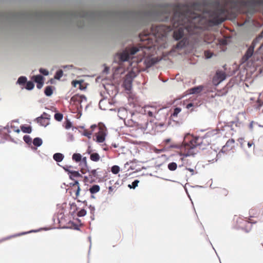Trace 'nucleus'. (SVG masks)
Returning <instances> with one entry per match:
<instances>
[{
  "label": "nucleus",
  "mask_w": 263,
  "mask_h": 263,
  "mask_svg": "<svg viewBox=\"0 0 263 263\" xmlns=\"http://www.w3.org/2000/svg\"><path fill=\"white\" fill-rule=\"evenodd\" d=\"M187 43V40L184 39L180 41L179 43H178V44H177V47L178 48H182V47L185 46Z\"/></svg>",
  "instance_id": "26"
},
{
  "label": "nucleus",
  "mask_w": 263,
  "mask_h": 263,
  "mask_svg": "<svg viewBox=\"0 0 263 263\" xmlns=\"http://www.w3.org/2000/svg\"><path fill=\"white\" fill-rule=\"evenodd\" d=\"M64 155L61 153H55L53 155V158L57 162H61L64 159Z\"/></svg>",
  "instance_id": "20"
},
{
  "label": "nucleus",
  "mask_w": 263,
  "mask_h": 263,
  "mask_svg": "<svg viewBox=\"0 0 263 263\" xmlns=\"http://www.w3.org/2000/svg\"><path fill=\"white\" fill-rule=\"evenodd\" d=\"M247 145L249 148H251L252 146H254V144L252 141L248 142Z\"/></svg>",
  "instance_id": "47"
},
{
  "label": "nucleus",
  "mask_w": 263,
  "mask_h": 263,
  "mask_svg": "<svg viewBox=\"0 0 263 263\" xmlns=\"http://www.w3.org/2000/svg\"><path fill=\"white\" fill-rule=\"evenodd\" d=\"M213 136V132H210L206 133L203 137H192L190 140L189 143L184 145V152L181 151L180 155L183 156L181 158L183 164H187L188 156H193L197 152V147L199 149H205L206 146H209L212 142V137Z\"/></svg>",
  "instance_id": "2"
},
{
  "label": "nucleus",
  "mask_w": 263,
  "mask_h": 263,
  "mask_svg": "<svg viewBox=\"0 0 263 263\" xmlns=\"http://www.w3.org/2000/svg\"><path fill=\"white\" fill-rule=\"evenodd\" d=\"M86 214V211L84 209H81L80 211H79L77 215L79 217H82L85 216Z\"/></svg>",
  "instance_id": "41"
},
{
  "label": "nucleus",
  "mask_w": 263,
  "mask_h": 263,
  "mask_svg": "<svg viewBox=\"0 0 263 263\" xmlns=\"http://www.w3.org/2000/svg\"><path fill=\"white\" fill-rule=\"evenodd\" d=\"M254 211V209H251V210H250V214H254V213H253Z\"/></svg>",
  "instance_id": "49"
},
{
  "label": "nucleus",
  "mask_w": 263,
  "mask_h": 263,
  "mask_svg": "<svg viewBox=\"0 0 263 263\" xmlns=\"http://www.w3.org/2000/svg\"><path fill=\"white\" fill-rule=\"evenodd\" d=\"M185 169L191 173V175H193L194 174V170L193 168H189L186 167Z\"/></svg>",
  "instance_id": "46"
},
{
  "label": "nucleus",
  "mask_w": 263,
  "mask_h": 263,
  "mask_svg": "<svg viewBox=\"0 0 263 263\" xmlns=\"http://www.w3.org/2000/svg\"><path fill=\"white\" fill-rule=\"evenodd\" d=\"M139 182V181L138 180H135L134 181L132 182V184L128 185V187L130 189H135L136 187L138 186Z\"/></svg>",
  "instance_id": "39"
},
{
  "label": "nucleus",
  "mask_w": 263,
  "mask_h": 263,
  "mask_svg": "<svg viewBox=\"0 0 263 263\" xmlns=\"http://www.w3.org/2000/svg\"><path fill=\"white\" fill-rule=\"evenodd\" d=\"M169 29L164 25H153L151 27V32L156 36H163L165 35V32L168 31Z\"/></svg>",
  "instance_id": "7"
},
{
  "label": "nucleus",
  "mask_w": 263,
  "mask_h": 263,
  "mask_svg": "<svg viewBox=\"0 0 263 263\" xmlns=\"http://www.w3.org/2000/svg\"><path fill=\"white\" fill-rule=\"evenodd\" d=\"M204 55L206 58L209 59L212 57L213 53L209 51H205L204 52Z\"/></svg>",
  "instance_id": "43"
},
{
  "label": "nucleus",
  "mask_w": 263,
  "mask_h": 263,
  "mask_svg": "<svg viewBox=\"0 0 263 263\" xmlns=\"http://www.w3.org/2000/svg\"><path fill=\"white\" fill-rule=\"evenodd\" d=\"M181 109L180 108L177 107L175 108L174 110V112L173 114L171 115L172 117H176L178 116V114L181 111Z\"/></svg>",
  "instance_id": "35"
},
{
  "label": "nucleus",
  "mask_w": 263,
  "mask_h": 263,
  "mask_svg": "<svg viewBox=\"0 0 263 263\" xmlns=\"http://www.w3.org/2000/svg\"><path fill=\"white\" fill-rule=\"evenodd\" d=\"M72 159L77 163L80 162L82 160V155L79 153H74L72 155Z\"/></svg>",
  "instance_id": "21"
},
{
  "label": "nucleus",
  "mask_w": 263,
  "mask_h": 263,
  "mask_svg": "<svg viewBox=\"0 0 263 263\" xmlns=\"http://www.w3.org/2000/svg\"><path fill=\"white\" fill-rule=\"evenodd\" d=\"M24 141L27 143H29L31 142V138L29 136L25 135L23 137Z\"/></svg>",
  "instance_id": "42"
},
{
  "label": "nucleus",
  "mask_w": 263,
  "mask_h": 263,
  "mask_svg": "<svg viewBox=\"0 0 263 263\" xmlns=\"http://www.w3.org/2000/svg\"><path fill=\"white\" fill-rule=\"evenodd\" d=\"M177 167V165L175 162H171L168 164V168L171 171L176 170Z\"/></svg>",
  "instance_id": "29"
},
{
  "label": "nucleus",
  "mask_w": 263,
  "mask_h": 263,
  "mask_svg": "<svg viewBox=\"0 0 263 263\" xmlns=\"http://www.w3.org/2000/svg\"><path fill=\"white\" fill-rule=\"evenodd\" d=\"M42 140L40 138H35L34 139L33 141V144L34 145L36 146H40L42 144Z\"/></svg>",
  "instance_id": "25"
},
{
  "label": "nucleus",
  "mask_w": 263,
  "mask_h": 263,
  "mask_svg": "<svg viewBox=\"0 0 263 263\" xmlns=\"http://www.w3.org/2000/svg\"><path fill=\"white\" fill-rule=\"evenodd\" d=\"M235 147V140L233 139H229L226 144L222 147L221 152L227 153L233 150Z\"/></svg>",
  "instance_id": "12"
},
{
  "label": "nucleus",
  "mask_w": 263,
  "mask_h": 263,
  "mask_svg": "<svg viewBox=\"0 0 263 263\" xmlns=\"http://www.w3.org/2000/svg\"><path fill=\"white\" fill-rule=\"evenodd\" d=\"M81 172L85 174L86 173H88L87 176H85L84 177V182L85 183H91L96 181L97 178V172L96 170H89L88 168H81L80 170Z\"/></svg>",
  "instance_id": "5"
},
{
  "label": "nucleus",
  "mask_w": 263,
  "mask_h": 263,
  "mask_svg": "<svg viewBox=\"0 0 263 263\" xmlns=\"http://www.w3.org/2000/svg\"><path fill=\"white\" fill-rule=\"evenodd\" d=\"M109 192H111V191H112V187L111 186H110V187H109Z\"/></svg>",
  "instance_id": "51"
},
{
  "label": "nucleus",
  "mask_w": 263,
  "mask_h": 263,
  "mask_svg": "<svg viewBox=\"0 0 263 263\" xmlns=\"http://www.w3.org/2000/svg\"><path fill=\"white\" fill-rule=\"evenodd\" d=\"M202 88L201 87H194L190 90V92L191 93H198L200 92Z\"/></svg>",
  "instance_id": "31"
},
{
  "label": "nucleus",
  "mask_w": 263,
  "mask_h": 263,
  "mask_svg": "<svg viewBox=\"0 0 263 263\" xmlns=\"http://www.w3.org/2000/svg\"><path fill=\"white\" fill-rule=\"evenodd\" d=\"M262 34H263V31L262 32ZM255 54H261L260 58L263 59V43L260 46L258 50L256 52Z\"/></svg>",
  "instance_id": "37"
},
{
  "label": "nucleus",
  "mask_w": 263,
  "mask_h": 263,
  "mask_svg": "<svg viewBox=\"0 0 263 263\" xmlns=\"http://www.w3.org/2000/svg\"><path fill=\"white\" fill-rule=\"evenodd\" d=\"M63 118V115L61 113H56L54 115V119L58 121H61Z\"/></svg>",
  "instance_id": "34"
},
{
  "label": "nucleus",
  "mask_w": 263,
  "mask_h": 263,
  "mask_svg": "<svg viewBox=\"0 0 263 263\" xmlns=\"http://www.w3.org/2000/svg\"><path fill=\"white\" fill-rule=\"evenodd\" d=\"M226 78L224 72L217 71L213 78V83L214 85L217 86L220 82L223 81Z\"/></svg>",
  "instance_id": "9"
},
{
  "label": "nucleus",
  "mask_w": 263,
  "mask_h": 263,
  "mask_svg": "<svg viewBox=\"0 0 263 263\" xmlns=\"http://www.w3.org/2000/svg\"><path fill=\"white\" fill-rule=\"evenodd\" d=\"M236 222L237 228L242 229L247 232L250 230L251 224L247 220L238 217L236 218Z\"/></svg>",
  "instance_id": "8"
},
{
  "label": "nucleus",
  "mask_w": 263,
  "mask_h": 263,
  "mask_svg": "<svg viewBox=\"0 0 263 263\" xmlns=\"http://www.w3.org/2000/svg\"><path fill=\"white\" fill-rule=\"evenodd\" d=\"M94 130L95 129H92V128H91V130L85 129L83 132V135L90 139Z\"/></svg>",
  "instance_id": "24"
},
{
  "label": "nucleus",
  "mask_w": 263,
  "mask_h": 263,
  "mask_svg": "<svg viewBox=\"0 0 263 263\" xmlns=\"http://www.w3.org/2000/svg\"><path fill=\"white\" fill-rule=\"evenodd\" d=\"M217 154L216 151L211 149L208 151V155L206 156V159L208 161L212 162L216 160Z\"/></svg>",
  "instance_id": "16"
},
{
  "label": "nucleus",
  "mask_w": 263,
  "mask_h": 263,
  "mask_svg": "<svg viewBox=\"0 0 263 263\" xmlns=\"http://www.w3.org/2000/svg\"><path fill=\"white\" fill-rule=\"evenodd\" d=\"M14 131L17 133H19L20 132V130L19 129H15Z\"/></svg>",
  "instance_id": "50"
},
{
  "label": "nucleus",
  "mask_w": 263,
  "mask_h": 263,
  "mask_svg": "<svg viewBox=\"0 0 263 263\" xmlns=\"http://www.w3.org/2000/svg\"><path fill=\"white\" fill-rule=\"evenodd\" d=\"M120 172V167L118 165H114L111 167V172L114 174H117Z\"/></svg>",
  "instance_id": "33"
},
{
  "label": "nucleus",
  "mask_w": 263,
  "mask_h": 263,
  "mask_svg": "<svg viewBox=\"0 0 263 263\" xmlns=\"http://www.w3.org/2000/svg\"><path fill=\"white\" fill-rule=\"evenodd\" d=\"M149 47L145 46H134L132 47L126 48L119 54V58L121 61H128L130 59L133 62L137 63L141 62L143 58L146 54V51L148 50Z\"/></svg>",
  "instance_id": "3"
},
{
  "label": "nucleus",
  "mask_w": 263,
  "mask_h": 263,
  "mask_svg": "<svg viewBox=\"0 0 263 263\" xmlns=\"http://www.w3.org/2000/svg\"><path fill=\"white\" fill-rule=\"evenodd\" d=\"M261 5H263V0H222L214 4L212 10H208L205 2L168 4L162 8L165 14H170L171 11L173 12L172 26L176 29L173 37L179 40L186 33H198L199 30L206 28L208 22L218 25L231 14L253 12L256 7Z\"/></svg>",
  "instance_id": "1"
},
{
  "label": "nucleus",
  "mask_w": 263,
  "mask_h": 263,
  "mask_svg": "<svg viewBox=\"0 0 263 263\" xmlns=\"http://www.w3.org/2000/svg\"><path fill=\"white\" fill-rule=\"evenodd\" d=\"M100 186L98 185L95 184L92 185L89 191L91 194H96L100 191Z\"/></svg>",
  "instance_id": "23"
},
{
  "label": "nucleus",
  "mask_w": 263,
  "mask_h": 263,
  "mask_svg": "<svg viewBox=\"0 0 263 263\" xmlns=\"http://www.w3.org/2000/svg\"><path fill=\"white\" fill-rule=\"evenodd\" d=\"M144 114L147 115L149 117H153L158 114L157 108L154 106H146L144 109Z\"/></svg>",
  "instance_id": "13"
},
{
  "label": "nucleus",
  "mask_w": 263,
  "mask_h": 263,
  "mask_svg": "<svg viewBox=\"0 0 263 263\" xmlns=\"http://www.w3.org/2000/svg\"><path fill=\"white\" fill-rule=\"evenodd\" d=\"M7 239H8V238H5V239H3L2 240H0V242H2L3 241L7 240Z\"/></svg>",
  "instance_id": "52"
},
{
  "label": "nucleus",
  "mask_w": 263,
  "mask_h": 263,
  "mask_svg": "<svg viewBox=\"0 0 263 263\" xmlns=\"http://www.w3.org/2000/svg\"><path fill=\"white\" fill-rule=\"evenodd\" d=\"M70 101L76 105H80V108H81V104L83 102H86L87 99L84 95H75L71 97Z\"/></svg>",
  "instance_id": "10"
},
{
  "label": "nucleus",
  "mask_w": 263,
  "mask_h": 263,
  "mask_svg": "<svg viewBox=\"0 0 263 263\" xmlns=\"http://www.w3.org/2000/svg\"><path fill=\"white\" fill-rule=\"evenodd\" d=\"M34 85L31 81L26 82V89L28 90H31L34 88Z\"/></svg>",
  "instance_id": "32"
},
{
  "label": "nucleus",
  "mask_w": 263,
  "mask_h": 263,
  "mask_svg": "<svg viewBox=\"0 0 263 263\" xmlns=\"http://www.w3.org/2000/svg\"><path fill=\"white\" fill-rule=\"evenodd\" d=\"M22 131L24 133L30 134L31 133L32 128L30 126L22 125L21 126Z\"/></svg>",
  "instance_id": "22"
},
{
  "label": "nucleus",
  "mask_w": 263,
  "mask_h": 263,
  "mask_svg": "<svg viewBox=\"0 0 263 263\" xmlns=\"http://www.w3.org/2000/svg\"><path fill=\"white\" fill-rule=\"evenodd\" d=\"M133 79L130 75H126L123 82V86L125 89L129 90L132 87Z\"/></svg>",
  "instance_id": "14"
},
{
  "label": "nucleus",
  "mask_w": 263,
  "mask_h": 263,
  "mask_svg": "<svg viewBox=\"0 0 263 263\" xmlns=\"http://www.w3.org/2000/svg\"><path fill=\"white\" fill-rule=\"evenodd\" d=\"M50 116L46 112H44L41 117L36 118L37 123H40L41 125L46 126L49 124Z\"/></svg>",
  "instance_id": "11"
},
{
  "label": "nucleus",
  "mask_w": 263,
  "mask_h": 263,
  "mask_svg": "<svg viewBox=\"0 0 263 263\" xmlns=\"http://www.w3.org/2000/svg\"><path fill=\"white\" fill-rule=\"evenodd\" d=\"M193 106V104L191 103H189L187 105H186V108L189 109L190 108H191V107H192Z\"/></svg>",
  "instance_id": "48"
},
{
  "label": "nucleus",
  "mask_w": 263,
  "mask_h": 263,
  "mask_svg": "<svg viewBox=\"0 0 263 263\" xmlns=\"http://www.w3.org/2000/svg\"><path fill=\"white\" fill-rule=\"evenodd\" d=\"M157 62V61L150 57H146L144 59V63L145 66V68H147L151 67L152 65L155 64Z\"/></svg>",
  "instance_id": "18"
},
{
  "label": "nucleus",
  "mask_w": 263,
  "mask_h": 263,
  "mask_svg": "<svg viewBox=\"0 0 263 263\" xmlns=\"http://www.w3.org/2000/svg\"><path fill=\"white\" fill-rule=\"evenodd\" d=\"M223 191L226 194L228 193V191L227 190H223Z\"/></svg>",
  "instance_id": "53"
},
{
  "label": "nucleus",
  "mask_w": 263,
  "mask_h": 263,
  "mask_svg": "<svg viewBox=\"0 0 263 263\" xmlns=\"http://www.w3.org/2000/svg\"><path fill=\"white\" fill-rule=\"evenodd\" d=\"M70 184H72L71 190L72 191V192L74 193L76 198H78L80 191V186L79 182L75 180L74 183Z\"/></svg>",
  "instance_id": "15"
},
{
  "label": "nucleus",
  "mask_w": 263,
  "mask_h": 263,
  "mask_svg": "<svg viewBox=\"0 0 263 263\" xmlns=\"http://www.w3.org/2000/svg\"><path fill=\"white\" fill-rule=\"evenodd\" d=\"M217 95V96H220V95L219 93H216V95Z\"/></svg>",
  "instance_id": "54"
},
{
  "label": "nucleus",
  "mask_w": 263,
  "mask_h": 263,
  "mask_svg": "<svg viewBox=\"0 0 263 263\" xmlns=\"http://www.w3.org/2000/svg\"><path fill=\"white\" fill-rule=\"evenodd\" d=\"M40 72L45 76H47L49 74V72L47 70L43 68L40 69Z\"/></svg>",
  "instance_id": "44"
},
{
  "label": "nucleus",
  "mask_w": 263,
  "mask_h": 263,
  "mask_svg": "<svg viewBox=\"0 0 263 263\" xmlns=\"http://www.w3.org/2000/svg\"><path fill=\"white\" fill-rule=\"evenodd\" d=\"M87 153L90 154V159L91 160L95 162H98L100 159V156L99 154L97 153H93L91 154L90 151H88Z\"/></svg>",
  "instance_id": "19"
},
{
  "label": "nucleus",
  "mask_w": 263,
  "mask_h": 263,
  "mask_svg": "<svg viewBox=\"0 0 263 263\" xmlns=\"http://www.w3.org/2000/svg\"><path fill=\"white\" fill-rule=\"evenodd\" d=\"M72 84L74 87H77V85H79L80 87L81 86V83L79 81H73Z\"/></svg>",
  "instance_id": "45"
},
{
  "label": "nucleus",
  "mask_w": 263,
  "mask_h": 263,
  "mask_svg": "<svg viewBox=\"0 0 263 263\" xmlns=\"http://www.w3.org/2000/svg\"><path fill=\"white\" fill-rule=\"evenodd\" d=\"M261 38H262L261 36H259L258 37H257L255 40H254L253 41L251 45L249 47V48L248 49L247 51H246V53L242 58V59H241L242 62H243V63L246 62L253 55V53H254V49L255 46L256 45V44Z\"/></svg>",
  "instance_id": "6"
},
{
  "label": "nucleus",
  "mask_w": 263,
  "mask_h": 263,
  "mask_svg": "<svg viewBox=\"0 0 263 263\" xmlns=\"http://www.w3.org/2000/svg\"><path fill=\"white\" fill-rule=\"evenodd\" d=\"M26 82L27 78L23 76L20 77L17 80V83L20 85H24L25 83H26Z\"/></svg>",
  "instance_id": "30"
},
{
  "label": "nucleus",
  "mask_w": 263,
  "mask_h": 263,
  "mask_svg": "<svg viewBox=\"0 0 263 263\" xmlns=\"http://www.w3.org/2000/svg\"><path fill=\"white\" fill-rule=\"evenodd\" d=\"M34 81L37 83L36 87L37 88L40 89L42 87L44 82L43 77L41 75H37L33 77Z\"/></svg>",
  "instance_id": "17"
},
{
  "label": "nucleus",
  "mask_w": 263,
  "mask_h": 263,
  "mask_svg": "<svg viewBox=\"0 0 263 263\" xmlns=\"http://www.w3.org/2000/svg\"><path fill=\"white\" fill-rule=\"evenodd\" d=\"M63 72L62 70L57 71L54 76V78L55 79H60L63 76Z\"/></svg>",
  "instance_id": "38"
},
{
  "label": "nucleus",
  "mask_w": 263,
  "mask_h": 263,
  "mask_svg": "<svg viewBox=\"0 0 263 263\" xmlns=\"http://www.w3.org/2000/svg\"><path fill=\"white\" fill-rule=\"evenodd\" d=\"M44 92L47 96H50L53 93L51 86H48L46 87Z\"/></svg>",
  "instance_id": "27"
},
{
  "label": "nucleus",
  "mask_w": 263,
  "mask_h": 263,
  "mask_svg": "<svg viewBox=\"0 0 263 263\" xmlns=\"http://www.w3.org/2000/svg\"><path fill=\"white\" fill-rule=\"evenodd\" d=\"M70 178L71 179H73L72 177H82L81 175L79 173L78 171H71L70 172Z\"/></svg>",
  "instance_id": "28"
},
{
  "label": "nucleus",
  "mask_w": 263,
  "mask_h": 263,
  "mask_svg": "<svg viewBox=\"0 0 263 263\" xmlns=\"http://www.w3.org/2000/svg\"><path fill=\"white\" fill-rule=\"evenodd\" d=\"M81 165H83L84 166V167L83 168H88V165H87V158L86 157H83L82 158V160L81 161Z\"/></svg>",
  "instance_id": "36"
},
{
  "label": "nucleus",
  "mask_w": 263,
  "mask_h": 263,
  "mask_svg": "<svg viewBox=\"0 0 263 263\" xmlns=\"http://www.w3.org/2000/svg\"><path fill=\"white\" fill-rule=\"evenodd\" d=\"M72 126L71 122L68 119L66 120L64 127L66 129H69Z\"/></svg>",
  "instance_id": "40"
},
{
  "label": "nucleus",
  "mask_w": 263,
  "mask_h": 263,
  "mask_svg": "<svg viewBox=\"0 0 263 263\" xmlns=\"http://www.w3.org/2000/svg\"><path fill=\"white\" fill-rule=\"evenodd\" d=\"M90 128L97 130L95 133L96 141L98 143L103 142L107 135V129L106 127L104 125H100L98 126L96 125H92L91 126Z\"/></svg>",
  "instance_id": "4"
}]
</instances>
